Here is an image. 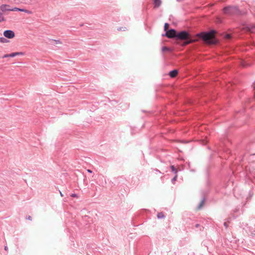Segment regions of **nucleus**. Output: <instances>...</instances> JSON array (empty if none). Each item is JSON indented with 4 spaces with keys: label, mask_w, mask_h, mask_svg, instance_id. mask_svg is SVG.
Masks as SVG:
<instances>
[{
    "label": "nucleus",
    "mask_w": 255,
    "mask_h": 255,
    "mask_svg": "<svg viewBox=\"0 0 255 255\" xmlns=\"http://www.w3.org/2000/svg\"><path fill=\"white\" fill-rule=\"evenodd\" d=\"M216 31L211 30L206 32H202L196 34V36L202 39L205 43L210 44H214L217 43L215 38Z\"/></svg>",
    "instance_id": "obj_1"
},
{
    "label": "nucleus",
    "mask_w": 255,
    "mask_h": 255,
    "mask_svg": "<svg viewBox=\"0 0 255 255\" xmlns=\"http://www.w3.org/2000/svg\"><path fill=\"white\" fill-rule=\"evenodd\" d=\"M176 39L184 40L183 45L185 46L196 41V40L192 38L188 32L185 30L177 32L176 35Z\"/></svg>",
    "instance_id": "obj_2"
},
{
    "label": "nucleus",
    "mask_w": 255,
    "mask_h": 255,
    "mask_svg": "<svg viewBox=\"0 0 255 255\" xmlns=\"http://www.w3.org/2000/svg\"><path fill=\"white\" fill-rule=\"evenodd\" d=\"M223 11L224 14L229 15H239L240 13L239 7L234 5L225 6L223 9Z\"/></svg>",
    "instance_id": "obj_3"
},
{
    "label": "nucleus",
    "mask_w": 255,
    "mask_h": 255,
    "mask_svg": "<svg viewBox=\"0 0 255 255\" xmlns=\"http://www.w3.org/2000/svg\"><path fill=\"white\" fill-rule=\"evenodd\" d=\"M177 31L174 29H170L166 31L164 34H162L163 36H165L169 38H176Z\"/></svg>",
    "instance_id": "obj_4"
},
{
    "label": "nucleus",
    "mask_w": 255,
    "mask_h": 255,
    "mask_svg": "<svg viewBox=\"0 0 255 255\" xmlns=\"http://www.w3.org/2000/svg\"><path fill=\"white\" fill-rule=\"evenodd\" d=\"M3 35L7 38L11 39L14 37V32L11 30H6L3 32Z\"/></svg>",
    "instance_id": "obj_5"
},
{
    "label": "nucleus",
    "mask_w": 255,
    "mask_h": 255,
    "mask_svg": "<svg viewBox=\"0 0 255 255\" xmlns=\"http://www.w3.org/2000/svg\"><path fill=\"white\" fill-rule=\"evenodd\" d=\"M0 10L4 12V11H10V6L9 5H7V4H2L0 6Z\"/></svg>",
    "instance_id": "obj_6"
},
{
    "label": "nucleus",
    "mask_w": 255,
    "mask_h": 255,
    "mask_svg": "<svg viewBox=\"0 0 255 255\" xmlns=\"http://www.w3.org/2000/svg\"><path fill=\"white\" fill-rule=\"evenodd\" d=\"M177 74L178 71L175 69L171 71L169 73V75L170 76V77L174 78L177 76Z\"/></svg>",
    "instance_id": "obj_7"
},
{
    "label": "nucleus",
    "mask_w": 255,
    "mask_h": 255,
    "mask_svg": "<svg viewBox=\"0 0 255 255\" xmlns=\"http://www.w3.org/2000/svg\"><path fill=\"white\" fill-rule=\"evenodd\" d=\"M23 53L22 52H13L11 53L10 54H9V57H14L16 56H19V55H23Z\"/></svg>",
    "instance_id": "obj_8"
},
{
    "label": "nucleus",
    "mask_w": 255,
    "mask_h": 255,
    "mask_svg": "<svg viewBox=\"0 0 255 255\" xmlns=\"http://www.w3.org/2000/svg\"><path fill=\"white\" fill-rule=\"evenodd\" d=\"M153 3L155 7H158L161 5V0H154Z\"/></svg>",
    "instance_id": "obj_9"
},
{
    "label": "nucleus",
    "mask_w": 255,
    "mask_h": 255,
    "mask_svg": "<svg viewBox=\"0 0 255 255\" xmlns=\"http://www.w3.org/2000/svg\"><path fill=\"white\" fill-rule=\"evenodd\" d=\"M49 41L53 42H51V43L53 45L62 43V42L60 40L50 39Z\"/></svg>",
    "instance_id": "obj_10"
},
{
    "label": "nucleus",
    "mask_w": 255,
    "mask_h": 255,
    "mask_svg": "<svg viewBox=\"0 0 255 255\" xmlns=\"http://www.w3.org/2000/svg\"><path fill=\"white\" fill-rule=\"evenodd\" d=\"M170 168H171V171L175 175H177L178 170L176 169V168L174 165H171L170 166Z\"/></svg>",
    "instance_id": "obj_11"
},
{
    "label": "nucleus",
    "mask_w": 255,
    "mask_h": 255,
    "mask_svg": "<svg viewBox=\"0 0 255 255\" xmlns=\"http://www.w3.org/2000/svg\"><path fill=\"white\" fill-rule=\"evenodd\" d=\"M157 217L158 219H163L165 218V216L162 212H159L157 214Z\"/></svg>",
    "instance_id": "obj_12"
},
{
    "label": "nucleus",
    "mask_w": 255,
    "mask_h": 255,
    "mask_svg": "<svg viewBox=\"0 0 255 255\" xmlns=\"http://www.w3.org/2000/svg\"><path fill=\"white\" fill-rule=\"evenodd\" d=\"M18 11H22V12H24L28 13V14L31 13V11L27 10L26 9H24V8H19V10H18Z\"/></svg>",
    "instance_id": "obj_13"
},
{
    "label": "nucleus",
    "mask_w": 255,
    "mask_h": 255,
    "mask_svg": "<svg viewBox=\"0 0 255 255\" xmlns=\"http://www.w3.org/2000/svg\"><path fill=\"white\" fill-rule=\"evenodd\" d=\"M8 41H9V40H8L7 39H6L4 37H0V42H1V43H5L8 42Z\"/></svg>",
    "instance_id": "obj_14"
},
{
    "label": "nucleus",
    "mask_w": 255,
    "mask_h": 255,
    "mask_svg": "<svg viewBox=\"0 0 255 255\" xmlns=\"http://www.w3.org/2000/svg\"><path fill=\"white\" fill-rule=\"evenodd\" d=\"M171 49L170 48L167 47L166 46H163L162 48V51H170Z\"/></svg>",
    "instance_id": "obj_15"
},
{
    "label": "nucleus",
    "mask_w": 255,
    "mask_h": 255,
    "mask_svg": "<svg viewBox=\"0 0 255 255\" xmlns=\"http://www.w3.org/2000/svg\"><path fill=\"white\" fill-rule=\"evenodd\" d=\"M204 202H205V198L201 200L200 204L198 205V209H200L202 207V206L204 204Z\"/></svg>",
    "instance_id": "obj_16"
},
{
    "label": "nucleus",
    "mask_w": 255,
    "mask_h": 255,
    "mask_svg": "<svg viewBox=\"0 0 255 255\" xmlns=\"http://www.w3.org/2000/svg\"><path fill=\"white\" fill-rule=\"evenodd\" d=\"M169 26V25L168 23H165L164 25V29L165 31H167L168 27Z\"/></svg>",
    "instance_id": "obj_17"
},
{
    "label": "nucleus",
    "mask_w": 255,
    "mask_h": 255,
    "mask_svg": "<svg viewBox=\"0 0 255 255\" xmlns=\"http://www.w3.org/2000/svg\"><path fill=\"white\" fill-rule=\"evenodd\" d=\"M177 175H175L174 177L172 179L171 182L173 184H174L175 182L177 180Z\"/></svg>",
    "instance_id": "obj_18"
},
{
    "label": "nucleus",
    "mask_w": 255,
    "mask_h": 255,
    "mask_svg": "<svg viewBox=\"0 0 255 255\" xmlns=\"http://www.w3.org/2000/svg\"><path fill=\"white\" fill-rule=\"evenodd\" d=\"M4 18L2 15V13L0 11V22L4 21Z\"/></svg>",
    "instance_id": "obj_19"
},
{
    "label": "nucleus",
    "mask_w": 255,
    "mask_h": 255,
    "mask_svg": "<svg viewBox=\"0 0 255 255\" xmlns=\"http://www.w3.org/2000/svg\"><path fill=\"white\" fill-rule=\"evenodd\" d=\"M18 10H19V8L12 7V8H10V11H18Z\"/></svg>",
    "instance_id": "obj_20"
},
{
    "label": "nucleus",
    "mask_w": 255,
    "mask_h": 255,
    "mask_svg": "<svg viewBox=\"0 0 255 255\" xmlns=\"http://www.w3.org/2000/svg\"><path fill=\"white\" fill-rule=\"evenodd\" d=\"M7 57H9V54H5V55H4L2 57V58H7Z\"/></svg>",
    "instance_id": "obj_21"
},
{
    "label": "nucleus",
    "mask_w": 255,
    "mask_h": 255,
    "mask_svg": "<svg viewBox=\"0 0 255 255\" xmlns=\"http://www.w3.org/2000/svg\"><path fill=\"white\" fill-rule=\"evenodd\" d=\"M71 196L73 197H77V195L75 194V193H73V194H71Z\"/></svg>",
    "instance_id": "obj_22"
},
{
    "label": "nucleus",
    "mask_w": 255,
    "mask_h": 255,
    "mask_svg": "<svg viewBox=\"0 0 255 255\" xmlns=\"http://www.w3.org/2000/svg\"><path fill=\"white\" fill-rule=\"evenodd\" d=\"M224 226L226 228H227L228 227V224L227 222H225L224 223Z\"/></svg>",
    "instance_id": "obj_23"
},
{
    "label": "nucleus",
    "mask_w": 255,
    "mask_h": 255,
    "mask_svg": "<svg viewBox=\"0 0 255 255\" xmlns=\"http://www.w3.org/2000/svg\"><path fill=\"white\" fill-rule=\"evenodd\" d=\"M26 218V219L29 220H32V218L30 216H27Z\"/></svg>",
    "instance_id": "obj_24"
},
{
    "label": "nucleus",
    "mask_w": 255,
    "mask_h": 255,
    "mask_svg": "<svg viewBox=\"0 0 255 255\" xmlns=\"http://www.w3.org/2000/svg\"><path fill=\"white\" fill-rule=\"evenodd\" d=\"M195 228H198L200 227V224H196L195 225Z\"/></svg>",
    "instance_id": "obj_25"
},
{
    "label": "nucleus",
    "mask_w": 255,
    "mask_h": 255,
    "mask_svg": "<svg viewBox=\"0 0 255 255\" xmlns=\"http://www.w3.org/2000/svg\"><path fill=\"white\" fill-rule=\"evenodd\" d=\"M87 218H89V217L88 216H85L84 217V219L86 220Z\"/></svg>",
    "instance_id": "obj_26"
},
{
    "label": "nucleus",
    "mask_w": 255,
    "mask_h": 255,
    "mask_svg": "<svg viewBox=\"0 0 255 255\" xmlns=\"http://www.w3.org/2000/svg\"><path fill=\"white\" fill-rule=\"evenodd\" d=\"M87 171L89 172V173H92V171L90 169H88L87 170Z\"/></svg>",
    "instance_id": "obj_27"
},
{
    "label": "nucleus",
    "mask_w": 255,
    "mask_h": 255,
    "mask_svg": "<svg viewBox=\"0 0 255 255\" xmlns=\"http://www.w3.org/2000/svg\"><path fill=\"white\" fill-rule=\"evenodd\" d=\"M7 249H8L7 247V246H5V247H4V250H5V251H7Z\"/></svg>",
    "instance_id": "obj_28"
},
{
    "label": "nucleus",
    "mask_w": 255,
    "mask_h": 255,
    "mask_svg": "<svg viewBox=\"0 0 255 255\" xmlns=\"http://www.w3.org/2000/svg\"><path fill=\"white\" fill-rule=\"evenodd\" d=\"M203 227H201V228H200V231L202 230V229H203Z\"/></svg>",
    "instance_id": "obj_29"
},
{
    "label": "nucleus",
    "mask_w": 255,
    "mask_h": 255,
    "mask_svg": "<svg viewBox=\"0 0 255 255\" xmlns=\"http://www.w3.org/2000/svg\"><path fill=\"white\" fill-rule=\"evenodd\" d=\"M60 195L62 197L63 196V194H62V193L60 192Z\"/></svg>",
    "instance_id": "obj_30"
},
{
    "label": "nucleus",
    "mask_w": 255,
    "mask_h": 255,
    "mask_svg": "<svg viewBox=\"0 0 255 255\" xmlns=\"http://www.w3.org/2000/svg\"><path fill=\"white\" fill-rule=\"evenodd\" d=\"M181 0H177V1H181Z\"/></svg>",
    "instance_id": "obj_31"
}]
</instances>
